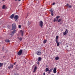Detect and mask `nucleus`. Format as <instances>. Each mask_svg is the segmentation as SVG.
Masks as SVG:
<instances>
[{"label":"nucleus","instance_id":"1","mask_svg":"<svg viewBox=\"0 0 75 75\" xmlns=\"http://www.w3.org/2000/svg\"><path fill=\"white\" fill-rule=\"evenodd\" d=\"M16 24L15 23H13L12 24V30H14L12 32V34H14V33H16V31L17 30V29L16 28Z\"/></svg>","mask_w":75,"mask_h":75},{"label":"nucleus","instance_id":"2","mask_svg":"<svg viewBox=\"0 0 75 75\" xmlns=\"http://www.w3.org/2000/svg\"><path fill=\"white\" fill-rule=\"evenodd\" d=\"M23 52V50H21L19 51V52L18 53V55H21V54H22V53Z\"/></svg>","mask_w":75,"mask_h":75},{"label":"nucleus","instance_id":"3","mask_svg":"<svg viewBox=\"0 0 75 75\" xmlns=\"http://www.w3.org/2000/svg\"><path fill=\"white\" fill-rule=\"evenodd\" d=\"M39 26H40L41 28H42V26H43V22L42 21H40L39 22Z\"/></svg>","mask_w":75,"mask_h":75},{"label":"nucleus","instance_id":"4","mask_svg":"<svg viewBox=\"0 0 75 75\" xmlns=\"http://www.w3.org/2000/svg\"><path fill=\"white\" fill-rule=\"evenodd\" d=\"M68 33V30L67 29H66V30L65 32L63 33V35H65L66 34H67Z\"/></svg>","mask_w":75,"mask_h":75},{"label":"nucleus","instance_id":"5","mask_svg":"<svg viewBox=\"0 0 75 75\" xmlns=\"http://www.w3.org/2000/svg\"><path fill=\"white\" fill-rule=\"evenodd\" d=\"M50 11L51 13V16H54V14H53V13H54V11H52V9H50Z\"/></svg>","mask_w":75,"mask_h":75},{"label":"nucleus","instance_id":"6","mask_svg":"<svg viewBox=\"0 0 75 75\" xmlns=\"http://www.w3.org/2000/svg\"><path fill=\"white\" fill-rule=\"evenodd\" d=\"M13 68V66L12 64H11L8 67V69H12Z\"/></svg>","mask_w":75,"mask_h":75},{"label":"nucleus","instance_id":"7","mask_svg":"<svg viewBox=\"0 0 75 75\" xmlns=\"http://www.w3.org/2000/svg\"><path fill=\"white\" fill-rule=\"evenodd\" d=\"M53 72L54 74L57 72V68L55 67L53 69Z\"/></svg>","mask_w":75,"mask_h":75},{"label":"nucleus","instance_id":"8","mask_svg":"<svg viewBox=\"0 0 75 75\" xmlns=\"http://www.w3.org/2000/svg\"><path fill=\"white\" fill-rule=\"evenodd\" d=\"M18 15H15V17H14V19H15L16 20H18Z\"/></svg>","mask_w":75,"mask_h":75},{"label":"nucleus","instance_id":"9","mask_svg":"<svg viewBox=\"0 0 75 75\" xmlns=\"http://www.w3.org/2000/svg\"><path fill=\"white\" fill-rule=\"evenodd\" d=\"M66 6H67V7L68 8H71L72 7V6L71 5H69V4H67L66 5Z\"/></svg>","mask_w":75,"mask_h":75},{"label":"nucleus","instance_id":"10","mask_svg":"<svg viewBox=\"0 0 75 75\" xmlns=\"http://www.w3.org/2000/svg\"><path fill=\"white\" fill-rule=\"evenodd\" d=\"M37 54L38 55H40L41 54V52L38 51L37 52Z\"/></svg>","mask_w":75,"mask_h":75},{"label":"nucleus","instance_id":"11","mask_svg":"<svg viewBox=\"0 0 75 75\" xmlns=\"http://www.w3.org/2000/svg\"><path fill=\"white\" fill-rule=\"evenodd\" d=\"M14 17V14H12L10 16V18L11 19H13Z\"/></svg>","mask_w":75,"mask_h":75},{"label":"nucleus","instance_id":"12","mask_svg":"<svg viewBox=\"0 0 75 75\" xmlns=\"http://www.w3.org/2000/svg\"><path fill=\"white\" fill-rule=\"evenodd\" d=\"M37 69V66H35L34 68V71H33V72H35V71H36V70Z\"/></svg>","mask_w":75,"mask_h":75},{"label":"nucleus","instance_id":"13","mask_svg":"<svg viewBox=\"0 0 75 75\" xmlns=\"http://www.w3.org/2000/svg\"><path fill=\"white\" fill-rule=\"evenodd\" d=\"M56 42L57 44V46L58 47L59 45V42H58V41H56Z\"/></svg>","mask_w":75,"mask_h":75},{"label":"nucleus","instance_id":"14","mask_svg":"<svg viewBox=\"0 0 75 75\" xmlns=\"http://www.w3.org/2000/svg\"><path fill=\"white\" fill-rule=\"evenodd\" d=\"M21 34L22 36H23V33H24V31L21 30Z\"/></svg>","mask_w":75,"mask_h":75},{"label":"nucleus","instance_id":"15","mask_svg":"<svg viewBox=\"0 0 75 75\" xmlns=\"http://www.w3.org/2000/svg\"><path fill=\"white\" fill-rule=\"evenodd\" d=\"M60 17V16H57L56 17V18L57 19L56 21H58V20L59 18Z\"/></svg>","mask_w":75,"mask_h":75},{"label":"nucleus","instance_id":"16","mask_svg":"<svg viewBox=\"0 0 75 75\" xmlns=\"http://www.w3.org/2000/svg\"><path fill=\"white\" fill-rule=\"evenodd\" d=\"M58 36H57L56 37L55 41H58Z\"/></svg>","mask_w":75,"mask_h":75},{"label":"nucleus","instance_id":"17","mask_svg":"<svg viewBox=\"0 0 75 75\" xmlns=\"http://www.w3.org/2000/svg\"><path fill=\"white\" fill-rule=\"evenodd\" d=\"M53 69H50V70H49L48 73L49 74H50V73L52 71V70Z\"/></svg>","mask_w":75,"mask_h":75},{"label":"nucleus","instance_id":"18","mask_svg":"<svg viewBox=\"0 0 75 75\" xmlns=\"http://www.w3.org/2000/svg\"><path fill=\"white\" fill-rule=\"evenodd\" d=\"M5 41L6 42H10V40L8 39H6L5 40Z\"/></svg>","mask_w":75,"mask_h":75},{"label":"nucleus","instance_id":"19","mask_svg":"<svg viewBox=\"0 0 75 75\" xmlns=\"http://www.w3.org/2000/svg\"><path fill=\"white\" fill-rule=\"evenodd\" d=\"M48 71H49V69L47 68L46 69L45 72H48Z\"/></svg>","mask_w":75,"mask_h":75},{"label":"nucleus","instance_id":"20","mask_svg":"<svg viewBox=\"0 0 75 75\" xmlns=\"http://www.w3.org/2000/svg\"><path fill=\"white\" fill-rule=\"evenodd\" d=\"M62 20V19H59V20H57V21L59 23V22H60V21H61Z\"/></svg>","mask_w":75,"mask_h":75},{"label":"nucleus","instance_id":"21","mask_svg":"<svg viewBox=\"0 0 75 75\" xmlns=\"http://www.w3.org/2000/svg\"><path fill=\"white\" fill-rule=\"evenodd\" d=\"M55 59L56 60H58L59 59V57H55Z\"/></svg>","mask_w":75,"mask_h":75},{"label":"nucleus","instance_id":"22","mask_svg":"<svg viewBox=\"0 0 75 75\" xmlns=\"http://www.w3.org/2000/svg\"><path fill=\"white\" fill-rule=\"evenodd\" d=\"M3 65V63H0V67H1Z\"/></svg>","mask_w":75,"mask_h":75},{"label":"nucleus","instance_id":"23","mask_svg":"<svg viewBox=\"0 0 75 75\" xmlns=\"http://www.w3.org/2000/svg\"><path fill=\"white\" fill-rule=\"evenodd\" d=\"M42 59L40 57H39L38 58V61H41Z\"/></svg>","mask_w":75,"mask_h":75},{"label":"nucleus","instance_id":"24","mask_svg":"<svg viewBox=\"0 0 75 75\" xmlns=\"http://www.w3.org/2000/svg\"><path fill=\"white\" fill-rule=\"evenodd\" d=\"M5 8H6V5H4L3 6L2 8H3V9H4Z\"/></svg>","mask_w":75,"mask_h":75},{"label":"nucleus","instance_id":"25","mask_svg":"<svg viewBox=\"0 0 75 75\" xmlns=\"http://www.w3.org/2000/svg\"><path fill=\"white\" fill-rule=\"evenodd\" d=\"M47 40H44L43 41V43H44L45 44L47 42Z\"/></svg>","mask_w":75,"mask_h":75},{"label":"nucleus","instance_id":"26","mask_svg":"<svg viewBox=\"0 0 75 75\" xmlns=\"http://www.w3.org/2000/svg\"><path fill=\"white\" fill-rule=\"evenodd\" d=\"M56 18H54V20H53V21L54 22H55V21H56Z\"/></svg>","mask_w":75,"mask_h":75},{"label":"nucleus","instance_id":"27","mask_svg":"<svg viewBox=\"0 0 75 75\" xmlns=\"http://www.w3.org/2000/svg\"><path fill=\"white\" fill-rule=\"evenodd\" d=\"M19 40H20L21 41V40H22V38H20Z\"/></svg>","mask_w":75,"mask_h":75},{"label":"nucleus","instance_id":"28","mask_svg":"<svg viewBox=\"0 0 75 75\" xmlns=\"http://www.w3.org/2000/svg\"><path fill=\"white\" fill-rule=\"evenodd\" d=\"M13 75H19L18 73H14Z\"/></svg>","mask_w":75,"mask_h":75},{"label":"nucleus","instance_id":"29","mask_svg":"<svg viewBox=\"0 0 75 75\" xmlns=\"http://www.w3.org/2000/svg\"><path fill=\"white\" fill-rule=\"evenodd\" d=\"M30 24H31V22H30V21L28 22V25H30Z\"/></svg>","mask_w":75,"mask_h":75},{"label":"nucleus","instance_id":"30","mask_svg":"<svg viewBox=\"0 0 75 75\" xmlns=\"http://www.w3.org/2000/svg\"><path fill=\"white\" fill-rule=\"evenodd\" d=\"M2 51H4V47H2Z\"/></svg>","mask_w":75,"mask_h":75},{"label":"nucleus","instance_id":"31","mask_svg":"<svg viewBox=\"0 0 75 75\" xmlns=\"http://www.w3.org/2000/svg\"><path fill=\"white\" fill-rule=\"evenodd\" d=\"M21 25H18V28H21Z\"/></svg>","mask_w":75,"mask_h":75},{"label":"nucleus","instance_id":"32","mask_svg":"<svg viewBox=\"0 0 75 75\" xmlns=\"http://www.w3.org/2000/svg\"><path fill=\"white\" fill-rule=\"evenodd\" d=\"M55 3H54L52 4V5H55Z\"/></svg>","mask_w":75,"mask_h":75},{"label":"nucleus","instance_id":"33","mask_svg":"<svg viewBox=\"0 0 75 75\" xmlns=\"http://www.w3.org/2000/svg\"><path fill=\"white\" fill-rule=\"evenodd\" d=\"M40 62L39 61H38L37 62H38V64H39V62Z\"/></svg>","mask_w":75,"mask_h":75},{"label":"nucleus","instance_id":"34","mask_svg":"<svg viewBox=\"0 0 75 75\" xmlns=\"http://www.w3.org/2000/svg\"><path fill=\"white\" fill-rule=\"evenodd\" d=\"M16 64V62H15V63H14V65H15V64Z\"/></svg>","mask_w":75,"mask_h":75},{"label":"nucleus","instance_id":"35","mask_svg":"<svg viewBox=\"0 0 75 75\" xmlns=\"http://www.w3.org/2000/svg\"><path fill=\"white\" fill-rule=\"evenodd\" d=\"M43 75H45V72L44 73Z\"/></svg>","mask_w":75,"mask_h":75},{"label":"nucleus","instance_id":"36","mask_svg":"<svg viewBox=\"0 0 75 75\" xmlns=\"http://www.w3.org/2000/svg\"><path fill=\"white\" fill-rule=\"evenodd\" d=\"M46 67V68H47V67H48V65H47Z\"/></svg>","mask_w":75,"mask_h":75},{"label":"nucleus","instance_id":"37","mask_svg":"<svg viewBox=\"0 0 75 75\" xmlns=\"http://www.w3.org/2000/svg\"><path fill=\"white\" fill-rule=\"evenodd\" d=\"M18 0V1H21V0Z\"/></svg>","mask_w":75,"mask_h":75},{"label":"nucleus","instance_id":"38","mask_svg":"<svg viewBox=\"0 0 75 75\" xmlns=\"http://www.w3.org/2000/svg\"><path fill=\"white\" fill-rule=\"evenodd\" d=\"M15 0V1H17V0Z\"/></svg>","mask_w":75,"mask_h":75},{"label":"nucleus","instance_id":"39","mask_svg":"<svg viewBox=\"0 0 75 75\" xmlns=\"http://www.w3.org/2000/svg\"><path fill=\"white\" fill-rule=\"evenodd\" d=\"M36 1H38V0H35Z\"/></svg>","mask_w":75,"mask_h":75},{"label":"nucleus","instance_id":"40","mask_svg":"<svg viewBox=\"0 0 75 75\" xmlns=\"http://www.w3.org/2000/svg\"><path fill=\"white\" fill-rule=\"evenodd\" d=\"M3 1H4L5 0H2Z\"/></svg>","mask_w":75,"mask_h":75},{"label":"nucleus","instance_id":"41","mask_svg":"<svg viewBox=\"0 0 75 75\" xmlns=\"http://www.w3.org/2000/svg\"><path fill=\"white\" fill-rule=\"evenodd\" d=\"M68 47V46H67V47Z\"/></svg>","mask_w":75,"mask_h":75},{"label":"nucleus","instance_id":"42","mask_svg":"<svg viewBox=\"0 0 75 75\" xmlns=\"http://www.w3.org/2000/svg\"><path fill=\"white\" fill-rule=\"evenodd\" d=\"M16 21V20H15Z\"/></svg>","mask_w":75,"mask_h":75}]
</instances>
